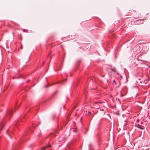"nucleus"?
I'll return each mask as SVG.
<instances>
[{
  "label": "nucleus",
  "instance_id": "obj_1",
  "mask_svg": "<svg viewBox=\"0 0 150 150\" xmlns=\"http://www.w3.org/2000/svg\"><path fill=\"white\" fill-rule=\"evenodd\" d=\"M144 123V122L142 121H141L140 123L138 124L136 123L135 126L139 129H144L145 128V127L144 126L142 125Z\"/></svg>",
  "mask_w": 150,
  "mask_h": 150
},
{
  "label": "nucleus",
  "instance_id": "obj_2",
  "mask_svg": "<svg viewBox=\"0 0 150 150\" xmlns=\"http://www.w3.org/2000/svg\"><path fill=\"white\" fill-rule=\"evenodd\" d=\"M34 126H31V127H30L28 128L25 131V135L26 134L29 135L31 133L33 132L32 128H34Z\"/></svg>",
  "mask_w": 150,
  "mask_h": 150
},
{
  "label": "nucleus",
  "instance_id": "obj_3",
  "mask_svg": "<svg viewBox=\"0 0 150 150\" xmlns=\"http://www.w3.org/2000/svg\"><path fill=\"white\" fill-rule=\"evenodd\" d=\"M26 119L25 117V115H24L23 116H21L20 117V119L15 124V125L16 126H17L19 124V123L21 122H24V119Z\"/></svg>",
  "mask_w": 150,
  "mask_h": 150
},
{
  "label": "nucleus",
  "instance_id": "obj_4",
  "mask_svg": "<svg viewBox=\"0 0 150 150\" xmlns=\"http://www.w3.org/2000/svg\"><path fill=\"white\" fill-rule=\"evenodd\" d=\"M144 19H138L135 21H134V23L136 25H139L143 24V21H144Z\"/></svg>",
  "mask_w": 150,
  "mask_h": 150
},
{
  "label": "nucleus",
  "instance_id": "obj_5",
  "mask_svg": "<svg viewBox=\"0 0 150 150\" xmlns=\"http://www.w3.org/2000/svg\"><path fill=\"white\" fill-rule=\"evenodd\" d=\"M12 114V110L11 109L10 110L7 111L6 113V116H11Z\"/></svg>",
  "mask_w": 150,
  "mask_h": 150
},
{
  "label": "nucleus",
  "instance_id": "obj_6",
  "mask_svg": "<svg viewBox=\"0 0 150 150\" xmlns=\"http://www.w3.org/2000/svg\"><path fill=\"white\" fill-rule=\"evenodd\" d=\"M62 136H61L59 137V142H62L63 140H64L65 139V138L64 137L63 139H62Z\"/></svg>",
  "mask_w": 150,
  "mask_h": 150
},
{
  "label": "nucleus",
  "instance_id": "obj_7",
  "mask_svg": "<svg viewBox=\"0 0 150 150\" xmlns=\"http://www.w3.org/2000/svg\"><path fill=\"white\" fill-rule=\"evenodd\" d=\"M62 66H61L60 67H58L57 68V69H54L55 71H57V70H60L61 69V67H62Z\"/></svg>",
  "mask_w": 150,
  "mask_h": 150
},
{
  "label": "nucleus",
  "instance_id": "obj_8",
  "mask_svg": "<svg viewBox=\"0 0 150 150\" xmlns=\"http://www.w3.org/2000/svg\"><path fill=\"white\" fill-rule=\"evenodd\" d=\"M141 58V56H139L137 58V59L138 60H140L141 61H143V60L140 59V58Z\"/></svg>",
  "mask_w": 150,
  "mask_h": 150
},
{
  "label": "nucleus",
  "instance_id": "obj_9",
  "mask_svg": "<svg viewBox=\"0 0 150 150\" xmlns=\"http://www.w3.org/2000/svg\"><path fill=\"white\" fill-rule=\"evenodd\" d=\"M111 70L112 71H113L114 72H115L116 71V69L115 68H111Z\"/></svg>",
  "mask_w": 150,
  "mask_h": 150
},
{
  "label": "nucleus",
  "instance_id": "obj_10",
  "mask_svg": "<svg viewBox=\"0 0 150 150\" xmlns=\"http://www.w3.org/2000/svg\"><path fill=\"white\" fill-rule=\"evenodd\" d=\"M47 146H43L42 148V150H45L47 148Z\"/></svg>",
  "mask_w": 150,
  "mask_h": 150
},
{
  "label": "nucleus",
  "instance_id": "obj_11",
  "mask_svg": "<svg viewBox=\"0 0 150 150\" xmlns=\"http://www.w3.org/2000/svg\"><path fill=\"white\" fill-rule=\"evenodd\" d=\"M57 91H55V92H54L53 93V95H52V97H53V96H54V95H55L56 94H57Z\"/></svg>",
  "mask_w": 150,
  "mask_h": 150
},
{
  "label": "nucleus",
  "instance_id": "obj_12",
  "mask_svg": "<svg viewBox=\"0 0 150 150\" xmlns=\"http://www.w3.org/2000/svg\"><path fill=\"white\" fill-rule=\"evenodd\" d=\"M23 31L24 32H28V30H26V29H23Z\"/></svg>",
  "mask_w": 150,
  "mask_h": 150
},
{
  "label": "nucleus",
  "instance_id": "obj_13",
  "mask_svg": "<svg viewBox=\"0 0 150 150\" xmlns=\"http://www.w3.org/2000/svg\"><path fill=\"white\" fill-rule=\"evenodd\" d=\"M17 103H16V104H15V109H16V108L17 107Z\"/></svg>",
  "mask_w": 150,
  "mask_h": 150
},
{
  "label": "nucleus",
  "instance_id": "obj_14",
  "mask_svg": "<svg viewBox=\"0 0 150 150\" xmlns=\"http://www.w3.org/2000/svg\"><path fill=\"white\" fill-rule=\"evenodd\" d=\"M114 83H115V84H116V82L115 80H114L113 81V85H114Z\"/></svg>",
  "mask_w": 150,
  "mask_h": 150
},
{
  "label": "nucleus",
  "instance_id": "obj_15",
  "mask_svg": "<svg viewBox=\"0 0 150 150\" xmlns=\"http://www.w3.org/2000/svg\"><path fill=\"white\" fill-rule=\"evenodd\" d=\"M88 115H90L91 114V112L90 111H88Z\"/></svg>",
  "mask_w": 150,
  "mask_h": 150
},
{
  "label": "nucleus",
  "instance_id": "obj_16",
  "mask_svg": "<svg viewBox=\"0 0 150 150\" xmlns=\"http://www.w3.org/2000/svg\"><path fill=\"white\" fill-rule=\"evenodd\" d=\"M51 135H52V136L53 137H54L55 136V134H53V133H52L51 134Z\"/></svg>",
  "mask_w": 150,
  "mask_h": 150
},
{
  "label": "nucleus",
  "instance_id": "obj_17",
  "mask_svg": "<svg viewBox=\"0 0 150 150\" xmlns=\"http://www.w3.org/2000/svg\"><path fill=\"white\" fill-rule=\"evenodd\" d=\"M139 119H137V121L136 122V123H137V122H139Z\"/></svg>",
  "mask_w": 150,
  "mask_h": 150
},
{
  "label": "nucleus",
  "instance_id": "obj_18",
  "mask_svg": "<svg viewBox=\"0 0 150 150\" xmlns=\"http://www.w3.org/2000/svg\"><path fill=\"white\" fill-rule=\"evenodd\" d=\"M36 125L34 122H32V125Z\"/></svg>",
  "mask_w": 150,
  "mask_h": 150
},
{
  "label": "nucleus",
  "instance_id": "obj_19",
  "mask_svg": "<svg viewBox=\"0 0 150 150\" xmlns=\"http://www.w3.org/2000/svg\"><path fill=\"white\" fill-rule=\"evenodd\" d=\"M20 48L21 49H22V48H23V46L22 45H21V47H20Z\"/></svg>",
  "mask_w": 150,
  "mask_h": 150
},
{
  "label": "nucleus",
  "instance_id": "obj_20",
  "mask_svg": "<svg viewBox=\"0 0 150 150\" xmlns=\"http://www.w3.org/2000/svg\"><path fill=\"white\" fill-rule=\"evenodd\" d=\"M132 10H129V13H130L131 12H132Z\"/></svg>",
  "mask_w": 150,
  "mask_h": 150
},
{
  "label": "nucleus",
  "instance_id": "obj_21",
  "mask_svg": "<svg viewBox=\"0 0 150 150\" xmlns=\"http://www.w3.org/2000/svg\"><path fill=\"white\" fill-rule=\"evenodd\" d=\"M132 11H133V12H136V11L135 10H132Z\"/></svg>",
  "mask_w": 150,
  "mask_h": 150
},
{
  "label": "nucleus",
  "instance_id": "obj_22",
  "mask_svg": "<svg viewBox=\"0 0 150 150\" xmlns=\"http://www.w3.org/2000/svg\"><path fill=\"white\" fill-rule=\"evenodd\" d=\"M98 102H96L95 103V104H98Z\"/></svg>",
  "mask_w": 150,
  "mask_h": 150
},
{
  "label": "nucleus",
  "instance_id": "obj_23",
  "mask_svg": "<svg viewBox=\"0 0 150 150\" xmlns=\"http://www.w3.org/2000/svg\"><path fill=\"white\" fill-rule=\"evenodd\" d=\"M120 77L122 79V76H120Z\"/></svg>",
  "mask_w": 150,
  "mask_h": 150
},
{
  "label": "nucleus",
  "instance_id": "obj_24",
  "mask_svg": "<svg viewBox=\"0 0 150 150\" xmlns=\"http://www.w3.org/2000/svg\"><path fill=\"white\" fill-rule=\"evenodd\" d=\"M29 81H30V80H28V81H27V82H29Z\"/></svg>",
  "mask_w": 150,
  "mask_h": 150
},
{
  "label": "nucleus",
  "instance_id": "obj_25",
  "mask_svg": "<svg viewBox=\"0 0 150 150\" xmlns=\"http://www.w3.org/2000/svg\"><path fill=\"white\" fill-rule=\"evenodd\" d=\"M46 88H47V87H48V86H46Z\"/></svg>",
  "mask_w": 150,
  "mask_h": 150
},
{
  "label": "nucleus",
  "instance_id": "obj_26",
  "mask_svg": "<svg viewBox=\"0 0 150 150\" xmlns=\"http://www.w3.org/2000/svg\"><path fill=\"white\" fill-rule=\"evenodd\" d=\"M44 63H45V62H44V63L42 64V66L43 65V64H44Z\"/></svg>",
  "mask_w": 150,
  "mask_h": 150
},
{
  "label": "nucleus",
  "instance_id": "obj_27",
  "mask_svg": "<svg viewBox=\"0 0 150 150\" xmlns=\"http://www.w3.org/2000/svg\"><path fill=\"white\" fill-rule=\"evenodd\" d=\"M38 136L39 137H40V135H38Z\"/></svg>",
  "mask_w": 150,
  "mask_h": 150
},
{
  "label": "nucleus",
  "instance_id": "obj_28",
  "mask_svg": "<svg viewBox=\"0 0 150 150\" xmlns=\"http://www.w3.org/2000/svg\"><path fill=\"white\" fill-rule=\"evenodd\" d=\"M50 54L49 55V56H48V57H50Z\"/></svg>",
  "mask_w": 150,
  "mask_h": 150
},
{
  "label": "nucleus",
  "instance_id": "obj_29",
  "mask_svg": "<svg viewBox=\"0 0 150 150\" xmlns=\"http://www.w3.org/2000/svg\"><path fill=\"white\" fill-rule=\"evenodd\" d=\"M18 108V107H17V110Z\"/></svg>",
  "mask_w": 150,
  "mask_h": 150
},
{
  "label": "nucleus",
  "instance_id": "obj_30",
  "mask_svg": "<svg viewBox=\"0 0 150 150\" xmlns=\"http://www.w3.org/2000/svg\"><path fill=\"white\" fill-rule=\"evenodd\" d=\"M48 147H50V146H48Z\"/></svg>",
  "mask_w": 150,
  "mask_h": 150
},
{
  "label": "nucleus",
  "instance_id": "obj_31",
  "mask_svg": "<svg viewBox=\"0 0 150 150\" xmlns=\"http://www.w3.org/2000/svg\"><path fill=\"white\" fill-rule=\"evenodd\" d=\"M64 80H66V79H65Z\"/></svg>",
  "mask_w": 150,
  "mask_h": 150
},
{
  "label": "nucleus",
  "instance_id": "obj_32",
  "mask_svg": "<svg viewBox=\"0 0 150 150\" xmlns=\"http://www.w3.org/2000/svg\"><path fill=\"white\" fill-rule=\"evenodd\" d=\"M65 76H66V75H67L66 74H65Z\"/></svg>",
  "mask_w": 150,
  "mask_h": 150
}]
</instances>
